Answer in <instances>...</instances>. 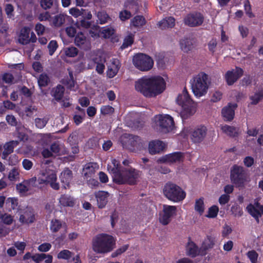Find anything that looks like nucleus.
<instances>
[{"label":"nucleus","instance_id":"33","mask_svg":"<svg viewBox=\"0 0 263 263\" xmlns=\"http://www.w3.org/2000/svg\"><path fill=\"white\" fill-rule=\"evenodd\" d=\"M131 22L134 27H140L145 24L146 20L143 16L137 15L132 20Z\"/></svg>","mask_w":263,"mask_h":263},{"label":"nucleus","instance_id":"16","mask_svg":"<svg viewBox=\"0 0 263 263\" xmlns=\"http://www.w3.org/2000/svg\"><path fill=\"white\" fill-rule=\"evenodd\" d=\"M30 29L26 27L23 28L21 30L18 37V41L21 44L26 45L30 42L34 43L36 41V38L34 33L32 32L31 37H30Z\"/></svg>","mask_w":263,"mask_h":263},{"label":"nucleus","instance_id":"34","mask_svg":"<svg viewBox=\"0 0 263 263\" xmlns=\"http://www.w3.org/2000/svg\"><path fill=\"white\" fill-rule=\"evenodd\" d=\"M39 85L40 87L47 86L50 82V80L47 74L42 73L40 75L37 80Z\"/></svg>","mask_w":263,"mask_h":263},{"label":"nucleus","instance_id":"13","mask_svg":"<svg viewBox=\"0 0 263 263\" xmlns=\"http://www.w3.org/2000/svg\"><path fill=\"white\" fill-rule=\"evenodd\" d=\"M208 129L204 126L197 127L191 133V139L193 142L198 144L202 142L205 138Z\"/></svg>","mask_w":263,"mask_h":263},{"label":"nucleus","instance_id":"24","mask_svg":"<svg viewBox=\"0 0 263 263\" xmlns=\"http://www.w3.org/2000/svg\"><path fill=\"white\" fill-rule=\"evenodd\" d=\"M74 43L76 46L84 50H86L88 48L89 43L85 36L82 32L78 33L76 36Z\"/></svg>","mask_w":263,"mask_h":263},{"label":"nucleus","instance_id":"52","mask_svg":"<svg viewBox=\"0 0 263 263\" xmlns=\"http://www.w3.org/2000/svg\"><path fill=\"white\" fill-rule=\"evenodd\" d=\"M48 120L46 118H36L35 123L36 126L39 128H42L45 126L47 123Z\"/></svg>","mask_w":263,"mask_h":263},{"label":"nucleus","instance_id":"61","mask_svg":"<svg viewBox=\"0 0 263 263\" xmlns=\"http://www.w3.org/2000/svg\"><path fill=\"white\" fill-rule=\"evenodd\" d=\"M5 10L6 13L8 15V17H11L13 16V12L14 11L13 6L10 4H7L5 6Z\"/></svg>","mask_w":263,"mask_h":263},{"label":"nucleus","instance_id":"9","mask_svg":"<svg viewBox=\"0 0 263 263\" xmlns=\"http://www.w3.org/2000/svg\"><path fill=\"white\" fill-rule=\"evenodd\" d=\"M133 62L136 67L143 71L149 70L154 64L152 59L143 53H138L134 55Z\"/></svg>","mask_w":263,"mask_h":263},{"label":"nucleus","instance_id":"64","mask_svg":"<svg viewBox=\"0 0 263 263\" xmlns=\"http://www.w3.org/2000/svg\"><path fill=\"white\" fill-rule=\"evenodd\" d=\"M115 32V30L112 28H107L103 29L102 33L104 34L105 38H109Z\"/></svg>","mask_w":263,"mask_h":263},{"label":"nucleus","instance_id":"3","mask_svg":"<svg viewBox=\"0 0 263 263\" xmlns=\"http://www.w3.org/2000/svg\"><path fill=\"white\" fill-rule=\"evenodd\" d=\"M116 245L114 238L109 235L101 234L95 236L92 241V250L97 253L105 254L111 251Z\"/></svg>","mask_w":263,"mask_h":263},{"label":"nucleus","instance_id":"58","mask_svg":"<svg viewBox=\"0 0 263 263\" xmlns=\"http://www.w3.org/2000/svg\"><path fill=\"white\" fill-rule=\"evenodd\" d=\"M18 176L19 172L17 169L14 167L9 172L8 178L10 180L13 181L16 180Z\"/></svg>","mask_w":263,"mask_h":263},{"label":"nucleus","instance_id":"30","mask_svg":"<svg viewBox=\"0 0 263 263\" xmlns=\"http://www.w3.org/2000/svg\"><path fill=\"white\" fill-rule=\"evenodd\" d=\"M64 91V87L61 85H58L52 89L51 95L57 101H59L63 98Z\"/></svg>","mask_w":263,"mask_h":263},{"label":"nucleus","instance_id":"14","mask_svg":"<svg viewBox=\"0 0 263 263\" xmlns=\"http://www.w3.org/2000/svg\"><path fill=\"white\" fill-rule=\"evenodd\" d=\"M243 74L242 68L236 67L235 69L228 71L225 74V79L228 85H232Z\"/></svg>","mask_w":263,"mask_h":263},{"label":"nucleus","instance_id":"22","mask_svg":"<svg viewBox=\"0 0 263 263\" xmlns=\"http://www.w3.org/2000/svg\"><path fill=\"white\" fill-rule=\"evenodd\" d=\"M195 42L190 38H183L180 41V47L182 51L188 53L194 48Z\"/></svg>","mask_w":263,"mask_h":263},{"label":"nucleus","instance_id":"7","mask_svg":"<svg viewBox=\"0 0 263 263\" xmlns=\"http://www.w3.org/2000/svg\"><path fill=\"white\" fill-rule=\"evenodd\" d=\"M163 193L169 200L176 202L182 201L186 196L185 192L180 186L171 181L164 184Z\"/></svg>","mask_w":263,"mask_h":263},{"label":"nucleus","instance_id":"50","mask_svg":"<svg viewBox=\"0 0 263 263\" xmlns=\"http://www.w3.org/2000/svg\"><path fill=\"white\" fill-rule=\"evenodd\" d=\"M53 4V0H41L40 5L41 7L47 10L51 8Z\"/></svg>","mask_w":263,"mask_h":263},{"label":"nucleus","instance_id":"42","mask_svg":"<svg viewBox=\"0 0 263 263\" xmlns=\"http://www.w3.org/2000/svg\"><path fill=\"white\" fill-rule=\"evenodd\" d=\"M16 190L20 193H25L30 190L28 186L26 183V180L24 181L23 182L20 183L16 185Z\"/></svg>","mask_w":263,"mask_h":263},{"label":"nucleus","instance_id":"49","mask_svg":"<svg viewBox=\"0 0 263 263\" xmlns=\"http://www.w3.org/2000/svg\"><path fill=\"white\" fill-rule=\"evenodd\" d=\"M46 254L44 253L41 254H35L31 257V259L35 262V263H40L44 259H46Z\"/></svg>","mask_w":263,"mask_h":263},{"label":"nucleus","instance_id":"36","mask_svg":"<svg viewBox=\"0 0 263 263\" xmlns=\"http://www.w3.org/2000/svg\"><path fill=\"white\" fill-rule=\"evenodd\" d=\"M195 210L201 215L204 210L203 198L201 197L196 200L195 204Z\"/></svg>","mask_w":263,"mask_h":263},{"label":"nucleus","instance_id":"56","mask_svg":"<svg viewBox=\"0 0 263 263\" xmlns=\"http://www.w3.org/2000/svg\"><path fill=\"white\" fill-rule=\"evenodd\" d=\"M142 168L147 171L148 174L151 176L154 174L155 171L156 170L154 165L152 164H145L142 166Z\"/></svg>","mask_w":263,"mask_h":263},{"label":"nucleus","instance_id":"25","mask_svg":"<svg viewBox=\"0 0 263 263\" xmlns=\"http://www.w3.org/2000/svg\"><path fill=\"white\" fill-rule=\"evenodd\" d=\"M120 68L119 62L117 59H114L110 65L108 66L107 76L109 78L114 77L118 73Z\"/></svg>","mask_w":263,"mask_h":263},{"label":"nucleus","instance_id":"23","mask_svg":"<svg viewBox=\"0 0 263 263\" xmlns=\"http://www.w3.org/2000/svg\"><path fill=\"white\" fill-rule=\"evenodd\" d=\"M18 144L19 142L17 140H12L5 143L4 145V150L3 152L2 158L6 159L9 155L13 153L14 148Z\"/></svg>","mask_w":263,"mask_h":263},{"label":"nucleus","instance_id":"35","mask_svg":"<svg viewBox=\"0 0 263 263\" xmlns=\"http://www.w3.org/2000/svg\"><path fill=\"white\" fill-rule=\"evenodd\" d=\"M60 202L64 206H72L74 203L73 198L66 195H63L61 197Z\"/></svg>","mask_w":263,"mask_h":263},{"label":"nucleus","instance_id":"39","mask_svg":"<svg viewBox=\"0 0 263 263\" xmlns=\"http://www.w3.org/2000/svg\"><path fill=\"white\" fill-rule=\"evenodd\" d=\"M78 53V50L74 47H69L65 49V54L69 57H74Z\"/></svg>","mask_w":263,"mask_h":263},{"label":"nucleus","instance_id":"26","mask_svg":"<svg viewBox=\"0 0 263 263\" xmlns=\"http://www.w3.org/2000/svg\"><path fill=\"white\" fill-rule=\"evenodd\" d=\"M108 193L104 191H99L96 194L97 203L99 208H104L107 204Z\"/></svg>","mask_w":263,"mask_h":263},{"label":"nucleus","instance_id":"45","mask_svg":"<svg viewBox=\"0 0 263 263\" xmlns=\"http://www.w3.org/2000/svg\"><path fill=\"white\" fill-rule=\"evenodd\" d=\"M1 220L4 224L10 225L13 222V217L10 214L4 213Z\"/></svg>","mask_w":263,"mask_h":263},{"label":"nucleus","instance_id":"15","mask_svg":"<svg viewBox=\"0 0 263 263\" xmlns=\"http://www.w3.org/2000/svg\"><path fill=\"white\" fill-rule=\"evenodd\" d=\"M238 105L237 103H229L227 106L221 110V115L224 121L227 122L232 121L235 116V110Z\"/></svg>","mask_w":263,"mask_h":263},{"label":"nucleus","instance_id":"59","mask_svg":"<svg viewBox=\"0 0 263 263\" xmlns=\"http://www.w3.org/2000/svg\"><path fill=\"white\" fill-rule=\"evenodd\" d=\"M131 16V13L126 10L121 11L119 14L120 18L123 21L129 19Z\"/></svg>","mask_w":263,"mask_h":263},{"label":"nucleus","instance_id":"40","mask_svg":"<svg viewBox=\"0 0 263 263\" xmlns=\"http://www.w3.org/2000/svg\"><path fill=\"white\" fill-rule=\"evenodd\" d=\"M51 223L50 229L53 232H58L62 227V223L59 220L53 219Z\"/></svg>","mask_w":263,"mask_h":263},{"label":"nucleus","instance_id":"2","mask_svg":"<svg viewBox=\"0 0 263 263\" xmlns=\"http://www.w3.org/2000/svg\"><path fill=\"white\" fill-rule=\"evenodd\" d=\"M176 102L181 106L180 116L183 120L192 116L196 111L197 104L191 98L186 88L178 95Z\"/></svg>","mask_w":263,"mask_h":263},{"label":"nucleus","instance_id":"46","mask_svg":"<svg viewBox=\"0 0 263 263\" xmlns=\"http://www.w3.org/2000/svg\"><path fill=\"white\" fill-rule=\"evenodd\" d=\"M247 255L252 263H257L258 254L255 250L249 251Z\"/></svg>","mask_w":263,"mask_h":263},{"label":"nucleus","instance_id":"51","mask_svg":"<svg viewBox=\"0 0 263 263\" xmlns=\"http://www.w3.org/2000/svg\"><path fill=\"white\" fill-rule=\"evenodd\" d=\"M26 183L28 186L30 190L33 187H38V183L37 182V179L35 177H32L28 180H26Z\"/></svg>","mask_w":263,"mask_h":263},{"label":"nucleus","instance_id":"62","mask_svg":"<svg viewBox=\"0 0 263 263\" xmlns=\"http://www.w3.org/2000/svg\"><path fill=\"white\" fill-rule=\"evenodd\" d=\"M51 247V245L49 243H44L40 245L38 247V250L40 252H46L48 251Z\"/></svg>","mask_w":263,"mask_h":263},{"label":"nucleus","instance_id":"4","mask_svg":"<svg viewBox=\"0 0 263 263\" xmlns=\"http://www.w3.org/2000/svg\"><path fill=\"white\" fill-rule=\"evenodd\" d=\"M112 174L114 182L118 184H135L139 177L138 172L133 168L122 170L121 172H118L117 168H115L112 170Z\"/></svg>","mask_w":263,"mask_h":263},{"label":"nucleus","instance_id":"38","mask_svg":"<svg viewBox=\"0 0 263 263\" xmlns=\"http://www.w3.org/2000/svg\"><path fill=\"white\" fill-rule=\"evenodd\" d=\"M97 17L101 24H105L110 18L109 15L104 11L98 12Z\"/></svg>","mask_w":263,"mask_h":263},{"label":"nucleus","instance_id":"47","mask_svg":"<svg viewBox=\"0 0 263 263\" xmlns=\"http://www.w3.org/2000/svg\"><path fill=\"white\" fill-rule=\"evenodd\" d=\"M71 256L72 253L70 251L67 250H64L58 254V258L59 259H68Z\"/></svg>","mask_w":263,"mask_h":263},{"label":"nucleus","instance_id":"18","mask_svg":"<svg viewBox=\"0 0 263 263\" xmlns=\"http://www.w3.org/2000/svg\"><path fill=\"white\" fill-rule=\"evenodd\" d=\"M124 138L126 139L124 142L130 149L134 151L135 148H139L140 147L141 139L138 136L125 134Z\"/></svg>","mask_w":263,"mask_h":263},{"label":"nucleus","instance_id":"19","mask_svg":"<svg viewBox=\"0 0 263 263\" xmlns=\"http://www.w3.org/2000/svg\"><path fill=\"white\" fill-rule=\"evenodd\" d=\"M183 160V155L181 152H176L166 155L160 159L158 161L162 163L172 164L179 162Z\"/></svg>","mask_w":263,"mask_h":263},{"label":"nucleus","instance_id":"63","mask_svg":"<svg viewBox=\"0 0 263 263\" xmlns=\"http://www.w3.org/2000/svg\"><path fill=\"white\" fill-rule=\"evenodd\" d=\"M230 199V196L227 194H222L219 198V202L221 205H224L228 203Z\"/></svg>","mask_w":263,"mask_h":263},{"label":"nucleus","instance_id":"6","mask_svg":"<svg viewBox=\"0 0 263 263\" xmlns=\"http://www.w3.org/2000/svg\"><path fill=\"white\" fill-rule=\"evenodd\" d=\"M210 84L209 76L204 72H200L191 82L192 91L195 96L201 97L206 93Z\"/></svg>","mask_w":263,"mask_h":263},{"label":"nucleus","instance_id":"31","mask_svg":"<svg viewBox=\"0 0 263 263\" xmlns=\"http://www.w3.org/2000/svg\"><path fill=\"white\" fill-rule=\"evenodd\" d=\"M159 26L161 29L172 28L175 26V19L172 17H168L159 22Z\"/></svg>","mask_w":263,"mask_h":263},{"label":"nucleus","instance_id":"41","mask_svg":"<svg viewBox=\"0 0 263 263\" xmlns=\"http://www.w3.org/2000/svg\"><path fill=\"white\" fill-rule=\"evenodd\" d=\"M247 209L249 214L252 217H257L258 215H261V213L259 210L255 207L254 205L250 204L247 206Z\"/></svg>","mask_w":263,"mask_h":263},{"label":"nucleus","instance_id":"48","mask_svg":"<svg viewBox=\"0 0 263 263\" xmlns=\"http://www.w3.org/2000/svg\"><path fill=\"white\" fill-rule=\"evenodd\" d=\"M244 8L246 13L248 16L249 17L253 18L255 16L254 14L252 12L251 6L249 1H247L245 3Z\"/></svg>","mask_w":263,"mask_h":263},{"label":"nucleus","instance_id":"32","mask_svg":"<svg viewBox=\"0 0 263 263\" xmlns=\"http://www.w3.org/2000/svg\"><path fill=\"white\" fill-rule=\"evenodd\" d=\"M97 167V164L96 163H88L86 164L83 168V172L85 176L90 177L95 173L96 169Z\"/></svg>","mask_w":263,"mask_h":263},{"label":"nucleus","instance_id":"20","mask_svg":"<svg viewBox=\"0 0 263 263\" xmlns=\"http://www.w3.org/2000/svg\"><path fill=\"white\" fill-rule=\"evenodd\" d=\"M60 179L63 184V187L66 189L69 187V183L72 178V173L69 168H65L61 174Z\"/></svg>","mask_w":263,"mask_h":263},{"label":"nucleus","instance_id":"57","mask_svg":"<svg viewBox=\"0 0 263 263\" xmlns=\"http://www.w3.org/2000/svg\"><path fill=\"white\" fill-rule=\"evenodd\" d=\"M245 166L247 167H250L254 164V159L251 156L246 157L243 160Z\"/></svg>","mask_w":263,"mask_h":263},{"label":"nucleus","instance_id":"8","mask_svg":"<svg viewBox=\"0 0 263 263\" xmlns=\"http://www.w3.org/2000/svg\"><path fill=\"white\" fill-rule=\"evenodd\" d=\"M213 245V238L212 236H208L203 242L200 249H198L196 244L190 239L186 246V253L192 257L198 255H204L206 254L207 250L212 248Z\"/></svg>","mask_w":263,"mask_h":263},{"label":"nucleus","instance_id":"27","mask_svg":"<svg viewBox=\"0 0 263 263\" xmlns=\"http://www.w3.org/2000/svg\"><path fill=\"white\" fill-rule=\"evenodd\" d=\"M223 133L228 136L235 138L237 137L239 135V128L228 125H224L221 127Z\"/></svg>","mask_w":263,"mask_h":263},{"label":"nucleus","instance_id":"53","mask_svg":"<svg viewBox=\"0 0 263 263\" xmlns=\"http://www.w3.org/2000/svg\"><path fill=\"white\" fill-rule=\"evenodd\" d=\"M6 204L10 206L13 210L15 209L18 205V200L15 198H8L6 200Z\"/></svg>","mask_w":263,"mask_h":263},{"label":"nucleus","instance_id":"43","mask_svg":"<svg viewBox=\"0 0 263 263\" xmlns=\"http://www.w3.org/2000/svg\"><path fill=\"white\" fill-rule=\"evenodd\" d=\"M65 22V16L63 14H59L55 16L53 20V24L56 27H60Z\"/></svg>","mask_w":263,"mask_h":263},{"label":"nucleus","instance_id":"11","mask_svg":"<svg viewBox=\"0 0 263 263\" xmlns=\"http://www.w3.org/2000/svg\"><path fill=\"white\" fill-rule=\"evenodd\" d=\"M177 208L175 206L163 205V211L161 214H160L159 221L164 226L168 224L172 217L175 215Z\"/></svg>","mask_w":263,"mask_h":263},{"label":"nucleus","instance_id":"1","mask_svg":"<svg viewBox=\"0 0 263 263\" xmlns=\"http://www.w3.org/2000/svg\"><path fill=\"white\" fill-rule=\"evenodd\" d=\"M166 83L160 76L143 77L135 83V89L146 97H155L165 89Z\"/></svg>","mask_w":263,"mask_h":263},{"label":"nucleus","instance_id":"5","mask_svg":"<svg viewBox=\"0 0 263 263\" xmlns=\"http://www.w3.org/2000/svg\"><path fill=\"white\" fill-rule=\"evenodd\" d=\"M230 179L236 187L242 188L248 181L249 176L243 166L234 164L230 168Z\"/></svg>","mask_w":263,"mask_h":263},{"label":"nucleus","instance_id":"60","mask_svg":"<svg viewBox=\"0 0 263 263\" xmlns=\"http://www.w3.org/2000/svg\"><path fill=\"white\" fill-rule=\"evenodd\" d=\"M101 112L103 115L112 114L114 112V108L110 106H103L101 108Z\"/></svg>","mask_w":263,"mask_h":263},{"label":"nucleus","instance_id":"29","mask_svg":"<svg viewBox=\"0 0 263 263\" xmlns=\"http://www.w3.org/2000/svg\"><path fill=\"white\" fill-rule=\"evenodd\" d=\"M50 151L58 156L64 154V145L59 141H55L51 143L50 147Z\"/></svg>","mask_w":263,"mask_h":263},{"label":"nucleus","instance_id":"10","mask_svg":"<svg viewBox=\"0 0 263 263\" xmlns=\"http://www.w3.org/2000/svg\"><path fill=\"white\" fill-rule=\"evenodd\" d=\"M156 124L158 129L165 134L171 132L175 127L173 118L168 115H160L156 117Z\"/></svg>","mask_w":263,"mask_h":263},{"label":"nucleus","instance_id":"37","mask_svg":"<svg viewBox=\"0 0 263 263\" xmlns=\"http://www.w3.org/2000/svg\"><path fill=\"white\" fill-rule=\"evenodd\" d=\"M24 215L27 216V218L28 219V221H29V223H32L34 221V212L32 208H27L26 210L24 212Z\"/></svg>","mask_w":263,"mask_h":263},{"label":"nucleus","instance_id":"28","mask_svg":"<svg viewBox=\"0 0 263 263\" xmlns=\"http://www.w3.org/2000/svg\"><path fill=\"white\" fill-rule=\"evenodd\" d=\"M92 61L97 65L96 70L98 73L99 74L103 73L105 69V58L100 55H97L92 59Z\"/></svg>","mask_w":263,"mask_h":263},{"label":"nucleus","instance_id":"21","mask_svg":"<svg viewBox=\"0 0 263 263\" xmlns=\"http://www.w3.org/2000/svg\"><path fill=\"white\" fill-rule=\"evenodd\" d=\"M165 144L159 140L154 141L149 143L148 150L150 154L154 155L162 151Z\"/></svg>","mask_w":263,"mask_h":263},{"label":"nucleus","instance_id":"54","mask_svg":"<svg viewBox=\"0 0 263 263\" xmlns=\"http://www.w3.org/2000/svg\"><path fill=\"white\" fill-rule=\"evenodd\" d=\"M58 44L55 41H51L48 45L49 54L52 55L58 48Z\"/></svg>","mask_w":263,"mask_h":263},{"label":"nucleus","instance_id":"12","mask_svg":"<svg viewBox=\"0 0 263 263\" xmlns=\"http://www.w3.org/2000/svg\"><path fill=\"white\" fill-rule=\"evenodd\" d=\"M203 16L200 13H193L187 15L184 18V22L190 27H196L201 25L203 22Z\"/></svg>","mask_w":263,"mask_h":263},{"label":"nucleus","instance_id":"44","mask_svg":"<svg viewBox=\"0 0 263 263\" xmlns=\"http://www.w3.org/2000/svg\"><path fill=\"white\" fill-rule=\"evenodd\" d=\"M134 35L130 33L127 36L124 40L123 43L121 46V48L124 49L127 47L128 46L131 45L134 42Z\"/></svg>","mask_w":263,"mask_h":263},{"label":"nucleus","instance_id":"17","mask_svg":"<svg viewBox=\"0 0 263 263\" xmlns=\"http://www.w3.org/2000/svg\"><path fill=\"white\" fill-rule=\"evenodd\" d=\"M42 175L45 177V182H47V183H49L52 189L56 190L59 189V183L55 182L57 176L54 171L50 170H46L42 173Z\"/></svg>","mask_w":263,"mask_h":263},{"label":"nucleus","instance_id":"55","mask_svg":"<svg viewBox=\"0 0 263 263\" xmlns=\"http://www.w3.org/2000/svg\"><path fill=\"white\" fill-rule=\"evenodd\" d=\"M128 245H126L117 249L115 252L111 254L112 257H116L125 252L128 248Z\"/></svg>","mask_w":263,"mask_h":263}]
</instances>
